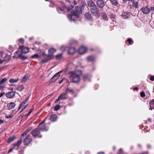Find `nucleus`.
<instances>
[{
  "label": "nucleus",
  "mask_w": 154,
  "mask_h": 154,
  "mask_svg": "<svg viewBox=\"0 0 154 154\" xmlns=\"http://www.w3.org/2000/svg\"><path fill=\"white\" fill-rule=\"evenodd\" d=\"M72 3L75 5L77 4V2L75 0H74Z\"/></svg>",
  "instance_id": "obj_61"
},
{
  "label": "nucleus",
  "mask_w": 154,
  "mask_h": 154,
  "mask_svg": "<svg viewBox=\"0 0 154 154\" xmlns=\"http://www.w3.org/2000/svg\"><path fill=\"white\" fill-rule=\"evenodd\" d=\"M151 23L152 24V27L154 28V21H153Z\"/></svg>",
  "instance_id": "obj_64"
},
{
  "label": "nucleus",
  "mask_w": 154,
  "mask_h": 154,
  "mask_svg": "<svg viewBox=\"0 0 154 154\" xmlns=\"http://www.w3.org/2000/svg\"><path fill=\"white\" fill-rule=\"evenodd\" d=\"M85 16L86 19L88 20H90L92 19V16L89 12L86 13Z\"/></svg>",
  "instance_id": "obj_19"
},
{
  "label": "nucleus",
  "mask_w": 154,
  "mask_h": 154,
  "mask_svg": "<svg viewBox=\"0 0 154 154\" xmlns=\"http://www.w3.org/2000/svg\"><path fill=\"white\" fill-rule=\"evenodd\" d=\"M90 11L91 14L94 16H100V12L96 6L91 8Z\"/></svg>",
  "instance_id": "obj_3"
},
{
  "label": "nucleus",
  "mask_w": 154,
  "mask_h": 154,
  "mask_svg": "<svg viewBox=\"0 0 154 154\" xmlns=\"http://www.w3.org/2000/svg\"><path fill=\"white\" fill-rule=\"evenodd\" d=\"M19 58L23 60H25L27 59V57L26 56L24 55H23L22 54H20V55H19Z\"/></svg>",
  "instance_id": "obj_34"
},
{
  "label": "nucleus",
  "mask_w": 154,
  "mask_h": 154,
  "mask_svg": "<svg viewBox=\"0 0 154 154\" xmlns=\"http://www.w3.org/2000/svg\"><path fill=\"white\" fill-rule=\"evenodd\" d=\"M110 18L111 19H114L116 18V16L113 14H111L110 15Z\"/></svg>",
  "instance_id": "obj_54"
},
{
  "label": "nucleus",
  "mask_w": 154,
  "mask_h": 154,
  "mask_svg": "<svg viewBox=\"0 0 154 154\" xmlns=\"http://www.w3.org/2000/svg\"><path fill=\"white\" fill-rule=\"evenodd\" d=\"M140 95L141 97H145V93L143 92H142L140 93Z\"/></svg>",
  "instance_id": "obj_50"
},
{
  "label": "nucleus",
  "mask_w": 154,
  "mask_h": 154,
  "mask_svg": "<svg viewBox=\"0 0 154 154\" xmlns=\"http://www.w3.org/2000/svg\"><path fill=\"white\" fill-rule=\"evenodd\" d=\"M69 78L72 82L77 83L80 80V76L82 74V72L78 70L74 72H70L69 73Z\"/></svg>",
  "instance_id": "obj_1"
},
{
  "label": "nucleus",
  "mask_w": 154,
  "mask_h": 154,
  "mask_svg": "<svg viewBox=\"0 0 154 154\" xmlns=\"http://www.w3.org/2000/svg\"><path fill=\"white\" fill-rule=\"evenodd\" d=\"M16 138V136L15 135H13L12 137H10L7 140L8 143H10L12 141L14 140Z\"/></svg>",
  "instance_id": "obj_23"
},
{
  "label": "nucleus",
  "mask_w": 154,
  "mask_h": 154,
  "mask_svg": "<svg viewBox=\"0 0 154 154\" xmlns=\"http://www.w3.org/2000/svg\"><path fill=\"white\" fill-rule=\"evenodd\" d=\"M74 8V7L72 5H70L69 7H66V8L67 10V11H69L71 9H72L73 8Z\"/></svg>",
  "instance_id": "obj_39"
},
{
  "label": "nucleus",
  "mask_w": 154,
  "mask_h": 154,
  "mask_svg": "<svg viewBox=\"0 0 154 154\" xmlns=\"http://www.w3.org/2000/svg\"><path fill=\"white\" fill-rule=\"evenodd\" d=\"M48 52L50 54L52 55L56 52V50L54 48H52L49 49Z\"/></svg>",
  "instance_id": "obj_22"
},
{
  "label": "nucleus",
  "mask_w": 154,
  "mask_h": 154,
  "mask_svg": "<svg viewBox=\"0 0 154 154\" xmlns=\"http://www.w3.org/2000/svg\"><path fill=\"white\" fill-rule=\"evenodd\" d=\"M38 128L40 130L45 131H47L48 128L46 127V125L45 124H42V123H40L38 126Z\"/></svg>",
  "instance_id": "obj_5"
},
{
  "label": "nucleus",
  "mask_w": 154,
  "mask_h": 154,
  "mask_svg": "<svg viewBox=\"0 0 154 154\" xmlns=\"http://www.w3.org/2000/svg\"><path fill=\"white\" fill-rule=\"evenodd\" d=\"M31 57L32 58H38L39 57V56L37 54H35L33 55H32Z\"/></svg>",
  "instance_id": "obj_49"
},
{
  "label": "nucleus",
  "mask_w": 154,
  "mask_h": 154,
  "mask_svg": "<svg viewBox=\"0 0 154 154\" xmlns=\"http://www.w3.org/2000/svg\"><path fill=\"white\" fill-rule=\"evenodd\" d=\"M141 11L143 13L147 14L149 13L150 9L147 7H143L141 8Z\"/></svg>",
  "instance_id": "obj_11"
},
{
  "label": "nucleus",
  "mask_w": 154,
  "mask_h": 154,
  "mask_svg": "<svg viewBox=\"0 0 154 154\" xmlns=\"http://www.w3.org/2000/svg\"><path fill=\"white\" fill-rule=\"evenodd\" d=\"M19 49L21 50V53L22 54H26L28 53L29 51L28 48L24 47L23 46H19Z\"/></svg>",
  "instance_id": "obj_6"
},
{
  "label": "nucleus",
  "mask_w": 154,
  "mask_h": 154,
  "mask_svg": "<svg viewBox=\"0 0 154 154\" xmlns=\"http://www.w3.org/2000/svg\"><path fill=\"white\" fill-rule=\"evenodd\" d=\"M122 149H120L118 152V154H122Z\"/></svg>",
  "instance_id": "obj_53"
},
{
  "label": "nucleus",
  "mask_w": 154,
  "mask_h": 154,
  "mask_svg": "<svg viewBox=\"0 0 154 154\" xmlns=\"http://www.w3.org/2000/svg\"><path fill=\"white\" fill-rule=\"evenodd\" d=\"M60 106L59 105H56L54 108V110L57 111L60 109Z\"/></svg>",
  "instance_id": "obj_48"
},
{
  "label": "nucleus",
  "mask_w": 154,
  "mask_h": 154,
  "mask_svg": "<svg viewBox=\"0 0 154 154\" xmlns=\"http://www.w3.org/2000/svg\"><path fill=\"white\" fill-rule=\"evenodd\" d=\"M22 141V139H21V138H20V140H18L16 143L14 144V146H19L21 144Z\"/></svg>",
  "instance_id": "obj_28"
},
{
  "label": "nucleus",
  "mask_w": 154,
  "mask_h": 154,
  "mask_svg": "<svg viewBox=\"0 0 154 154\" xmlns=\"http://www.w3.org/2000/svg\"><path fill=\"white\" fill-rule=\"evenodd\" d=\"M91 78V75L89 74H86L84 75L83 76V80L85 81H90Z\"/></svg>",
  "instance_id": "obj_14"
},
{
  "label": "nucleus",
  "mask_w": 154,
  "mask_h": 154,
  "mask_svg": "<svg viewBox=\"0 0 154 154\" xmlns=\"http://www.w3.org/2000/svg\"><path fill=\"white\" fill-rule=\"evenodd\" d=\"M132 6L133 7L135 8L138 7L137 3V2H134V1L132 2Z\"/></svg>",
  "instance_id": "obj_40"
},
{
  "label": "nucleus",
  "mask_w": 154,
  "mask_h": 154,
  "mask_svg": "<svg viewBox=\"0 0 154 154\" xmlns=\"http://www.w3.org/2000/svg\"><path fill=\"white\" fill-rule=\"evenodd\" d=\"M47 55L46 54L44 53H43L42 54V56L45 58L46 57V56Z\"/></svg>",
  "instance_id": "obj_58"
},
{
  "label": "nucleus",
  "mask_w": 154,
  "mask_h": 154,
  "mask_svg": "<svg viewBox=\"0 0 154 154\" xmlns=\"http://www.w3.org/2000/svg\"><path fill=\"white\" fill-rule=\"evenodd\" d=\"M77 42L74 40H72L70 41L69 42V44L70 45H72L75 44H76Z\"/></svg>",
  "instance_id": "obj_43"
},
{
  "label": "nucleus",
  "mask_w": 154,
  "mask_h": 154,
  "mask_svg": "<svg viewBox=\"0 0 154 154\" xmlns=\"http://www.w3.org/2000/svg\"><path fill=\"white\" fill-rule=\"evenodd\" d=\"M129 14L126 12H124L122 14V17L124 19H127L129 17Z\"/></svg>",
  "instance_id": "obj_17"
},
{
  "label": "nucleus",
  "mask_w": 154,
  "mask_h": 154,
  "mask_svg": "<svg viewBox=\"0 0 154 154\" xmlns=\"http://www.w3.org/2000/svg\"><path fill=\"white\" fill-rule=\"evenodd\" d=\"M67 17H68V18L69 20H70V21H72V20H73V21L75 22V21L76 20L75 19H72V15L71 14H68L67 15Z\"/></svg>",
  "instance_id": "obj_31"
},
{
  "label": "nucleus",
  "mask_w": 154,
  "mask_h": 154,
  "mask_svg": "<svg viewBox=\"0 0 154 154\" xmlns=\"http://www.w3.org/2000/svg\"><path fill=\"white\" fill-rule=\"evenodd\" d=\"M127 42H128L129 44L130 45L131 44V42H132V41L131 39L129 38L127 40Z\"/></svg>",
  "instance_id": "obj_55"
},
{
  "label": "nucleus",
  "mask_w": 154,
  "mask_h": 154,
  "mask_svg": "<svg viewBox=\"0 0 154 154\" xmlns=\"http://www.w3.org/2000/svg\"><path fill=\"white\" fill-rule=\"evenodd\" d=\"M28 99V98H27L25 100H24L20 104L19 108L18 110L20 109L21 108H22L24 105L27 102V100Z\"/></svg>",
  "instance_id": "obj_27"
},
{
  "label": "nucleus",
  "mask_w": 154,
  "mask_h": 154,
  "mask_svg": "<svg viewBox=\"0 0 154 154\" xmlns=\"http://www.w3.org/2000/svg\"><path fill=\"white\" fill-rule=\"evenodd\" d=\"M66 8V6L64 4L63 5L62 7H58L57 8V10L59 14H63L65 12V8Z\"/></svg>",
  "instance_id": "obj_7"
},
{
  "label": "nucleus",
  "mask_w": 154,
  "mask_h": 154,
  "mask_svg": "<svg viewBox=\"0 0 154 154\" xmlns=\"http://www.w3.org/2000/svg\"><path fill=\"white\" fill-rule=\"evenodd\" d=\"M31 128H29L26 130L25 131L23 132L26 135L27 133L31 130Z\"/></svg>",
  "instance_id": "obj_44"
},
{
  "label": "nucleus",
  "mask_w": 154,
  "mask_h": 154,
  "mask_svg": "<svg viewBox=\"0 0 154 154\" xmlns=\"http://www.w3.org/2000/svg\"><path fill=\"white\" fill-rule=\"evenodd\" d=\"M76 51L75 48L74 47L70 48L68 51V53L69 54L72 55L74 54Z\"/></svg>",
  "instance_id": "obj_15"
},
{
  "label": "nucleus",
  "mask_w": 154,
  "mask_h": 154,
  "mask_svg": "<svg viewBox=\"0 0 154 154\" xmlns=\"http://www.w3.org/2000/svg\"><path fill=\"white\" fill-rule=\"evenodd\" d=\"M24 88L23 85L19 86L17 88V89L20 91H21Z\"/></svg>",
  "instance_id": "obj_41"
},
{
  "label": "nucleus",
  "mask_w": 154,
  "mask_h": 154,
  "mask_svg": "<svg viewBox=\"0 0 154 154\" xmlns=\"http://www.w3.org/2000/svg\"><path fill=\"white\" fill-rule=\"evenodd\" d=\"M32 140V139L30 136L29 135L24 140L23 143L24 145H28Z\"/></svg>",
  "instance_id": "obj_10"
},
{
  "label": "nucleus",
  "mask_w": 154,
  "mask_h": 154,
  "mask_svg": "<svg viewBox=\"0 0 154 154\" xmlns=\"http://www.w3.org/2000/svg\"><path fill=\"white\" fill-rule=\"evenodd\" d=\"M15 94V93L14 92L11 91L7 93L6 95L7 97L11 98L14 96Z\"/></svg>",
  "instance_id": "obj_16"
},
{
  "label": "nucleus",
  "mask_w": 154,
  "mask_h": 154,
  "mask_svg": "<svg viewBox=\"0 0 154 154\" xmlns=\"http://www.w3.org/2000/svg\"><path fill=\"white\" fill-rule=\"evenodd\" d=\"M57 118V116L56 114H53L50 117V119L52 122L55 121Z\"/></svg>",
  "instance_id": "obj_21"
},
{
  "label": "nucleus",
  "mask_w": 154,
  "mask_h": 154,
  "mask_svg": "<svg viewBox=\"0 0 154 154\" xmlns=\"http://www.w3.org/2000/svg\"><path fill=\"white\" fill-rule=\"evenodd\" d=\"M101 16V18L104 20L107 21L108 20L107 16L105 13H102Z\"/></svg>",
  "instance_id": "obj_25"
},
{
  "label": "nucleus",
  "mask_w": 154,
  "mask_h": 154,
  "mask_svg": "<svg viewBox=\"0 0 154 154\" xmlns=\"http://www.w3.org/2000/svg\"><path fill=\"white\" fill-rule=\"evenodd\" d=\"M76 11L79 14H81L82 13V11L81 8L79 6H76L75 8Z\"/></svg>",
  "instance_id": "obj_24"
},
{
  "label": "nucleus",
  "mask_w": 154,
  "mask_h": 154,
  "mask_svg": "<svg viewBox=\"0 0 154 154\" xmlns=\"http://www.w3.org/2000/svg\"><path fill=\"white\" fill-rule=\"evenodd\" d=\"M87 48L84 46H82L78 50L79 53L80 54H83L86 53Z\"/></svg>",
  "instance_id": "obj_8"
},
{
  "label": "nucleus",
  "mask_w": 154,
  "mask_h": 154,
  "mask_svg": "<svg viewBox=\"0 0 154 154\" xmlns=\"http://www.w3.org/2000/svg\"><path fill=\"white\" fill-rule=\"evenodd\" d=\"M97 5L100 8H103L105 5V4L103 0H97Z\"/></svg>",
  "instance_id": "obj_12"
},
{
  "label": "nucleus",
  "mask_w": 154,
  "mask_h": 154,
  "mask_svg": "<svg viewBox=\"0 0 154 154\" xmlns=\"http://www.w3.org/2000/svg\"><path fill=\"white\" fill-rule=\"evenodd\" d=\"M40 130L37 128L33 130L31 132L32 135L34 137L38 136L39 138H41L42 135L39 134L40 132Z\"/></svg>",
  "instance_id": "obj_2"
},
{
  "label": "nucleus",
  "mask_w": 154,
  "mask_h": 154,
  "mask_svg": "<svg viewBox=\"0 0 154 154\" xmlns=\"http://www.w3.org/2000/svg\"><path fill=\"white\" fill-rule=\"evenodd\" d=\"M150 10L151 11H152L154 12V7H151L150 8Z\"/></svg>",
  "instance_id": "obj_63"
},
{
  "label": "nucleus",
  "mask_w": 154,
  "mask_h": 154,
  "mask_svg": "<svg viewBox=\"0 0 154 154\" xmlns=\"http://www.w3.org/2000/svg\"><path fill=\"white\" fill-rule=\"evenodd\" d=\"M20 52L19 51L16 52L14 53V57L17 58L19 57V55H20Z\"/></svg>",
  "instance_id": "obj_38"
},
{
  "label": "nucleus",
  "mask_w": 154,
  "mask_h": 154,
  "mask_svg": "<svg viewBox=\"0 0 154 154\" xmlns=\"http://www.w3.org/2000/svg\"><path fill=\"white\" fill-rule=\"evenodd\" d=\"M54 57V56L53 55L49 54L46 56L45 59L42 60L41 62V63L43 64L45 63L48 62L49 60L52 59Z\"/></svg>",
  "instance_id": "obj_4"
},
{
  "label": "nucleus",
  "mask_w": 154,
  "mask_h": 154,
  "mask_svg": "<svg viewBox=\"0 0 154 154\" xmlns=\"http://www.w3.org/2000/svg\"><path fill=\"white\" fill-rule=\"evenodd\" d=\"M149 106V110H152L154 109V99H153L150 101Z\"/></svg>",
  "instance_id": "obj_20"
},
{
  "label": "nucleus",
  "mask_w": 154,
  "mask_h": 154,
  "mask_svg": "<svg viewBox=\"0 0 154 154\" xmlns=\"http://www.w3.org/2000/svg\"><path fill=\"white\" fill-rule=\"evenodd\" d=\"M18 151L19 153L18 154H23L24 150L20 148L19 149Z\"/></svg>",
  "instance_id": "obj_47"
},
{
  "label": "nucleus",
  "mask_w": 154,
  "mask_h": 154,
  "mask_svg": "<svg viewBox=\"0 0 154 154\" xmlns=\"http://www.w3.org/2000/svg\"><path fill=\"white\" fill-rule=\"evenodd\" d=\"M5 58H8V60L10 59V57L8 55H6L5 57Z\"/></svg>",
  "instance_id": "obj_62"
},
{
  "label": "nucleus",
  "mask_w": 154,
  "mask_h": 154,
  "mask_svg": "<svg viewBox=\"0 0 154 154\" xmlns=\"http://www.w3.org/2000/svg\"><path fill=\"white\" fill-rule=\"evenodd\" d=\"M19 80V79H11L9 81V82L10 83H14L17 82Z\"/></svg>",
  "instance_id": "obj_36"
},
{
  "label": "nucleus",
  "mask_w": 154,
  "mask_h": 154,
  "mask_svg": "<svg viewBox=\"0 0 154 154\" xmlns=\"http://www.w3.org/2000/svg\"><path fill=\"white\" fill-rule=\"evenodd\" d=\"M29 79L28 75H26L25 76H24L23 78H22L21 81L23 82H26L27 80Z\"/></svg>",
  "instance_id": "obj_29"
},
{
  "label": "nucleus",
  "mask_w": 154,
  "mask_h": 154,
  "mask_svg": "<svg viewBox=\"0 0 154 154\" xmlns=\"http://www.w3.org/2000/svg\"><path fill=\"white\" fill-rule=\"evenodd\" d=\"M67 48V47L66 45H62L61 46L60 50L63 52L65 51Z\"/></svg>",
  "instance_id": "obj_33"
},
{
  "label": "nucleus",
  "mask_w": 154,
  "mask_h": 154,
  "mask_svg": "<svg viewBox=\"0 0 154 154\" xmlns=\"http://www.w3.org/2000/svg\"><path fill=\"white\" fill-rule=\"evenodd\" d=\"M87 59L88 61H92L95 60V57L93 56H90L87 57Z\"/></svg>",
  "instance_id": "obj_30"
},
{
  "label": "nucleus",
  "mask_w": 154,
  "mask_h": 154,
  "mask_svg": "<svg viewBox=\"0 0 154 154\" xmlns=\"http://www.w3.org/2000/svg\"><path fill=\"white\" fill-rule=\"evenodd\" d=\"M61 100H65L68 97L67 93L66 92L65 93H63L60 95V96Z\"/></svg>",
  "instance_id": "obj_18"
},
{
  "label": "nucleus",
  "mask_w": 154,
  "mask_h": 154,
  "mask_svg": "<svg viewBox=\"0 0 154 154\" xmlns=\"http://www.w3.org/2000/svg\"><path fill=\"white\" fill-rule=\"evenodd\" d=\"M88 5L90 7H94L95 4L92 1H90L88 2Z\"/></svg>",
  "instance_id": "obj_32"
},
{
  "label": "nucleus",
  "mask_w": 154,
  "mask_h": 154,
  "mask_svg": "<svg viewBox=\"0 0 154 154\" xmlns=\"http://www.w3.org/2000/svg\"><path fill=\"white\" fill-rule=\"evenodd\" d=\"M62 56V54H59L56 56V58L57 60H59Z\"/></svg>",
  "instance_id": "obj_42"
},
{
  "label": "nucleus",
  "mask_w": 154,
  "mask_h": 154,
  "mask_svg": "<svg viewBox=\"0 0 154 154\" xmlns=\"http://www.w3.org/2000/svg\"><path fill=\"white\" fill-rule=\"evenodd\" d=\"M25 135H26L25 134L23 133V132L21 134L20 137V138H21V139H22V138L23 137V136Z\"/></svg>",
  "instance_id": "obj_57"
},
{
  "label": "nucleus",
  "mask_w": 154,
  "mask_h": 154,
  "mask_svg": "<svg viewBox=\"0 0 154 154\" xmlns=\"http://www.w3.org/2000/svg\"><path fill=\"white\" fill-rule=\"evenodd\" d=\"M110 1L113 5L116 6L118 4V2L116 0H110Z\"/></svg>",
  "instance_id": "obj_35"
},
{
  "label": "nucleus",
  "mask_w": 154,
  "mask_h": 154,
  "mask_svg": "<svg viewBox=\"0 0 154 154\" xmlns=\"http://www.w3.org/2000/svg\"><path fill=\"white\" fill-rule=\"evenodd\" d=\"M11 117H12V116L11 115H8V116H5L6 118H8V119L11 118Z\"/></svg>",
  "instance_id": "obj_60"
},
{
  "label": "nucleus",
  "mask_w": 154,
  "mask_h": 154,
  "mask_svg": "<svg viewBox=\"0 0 154 154\" xmlns=\"http://www.w3.org/2000/svg\"><path fill=\"white\" fill-rule=\"evenodd\" d=\"M76 11L74 10H72L71 11V13L72 14V15L75 16L76 18L78 19L79 17V15Z\"/></svg>",
  "instance_id": "obj_26"
},
{
  "label": "nucleus",
  "mask_w": 154,
  "mask_h": 154,
  "mask_svg": "<svg viewBox=\"0 0 154 154\" xmlns=\"http://www.w3.org/2000/svg\"><path fill=\"white\" fill-rule=\"evenodd\" d=\"M16 104L14 102H11L7 104V107L8 109L10 110L14 109L15 106Z\"/></svg>",
  "instance_id": "obj_13"
},
{
  "label": "nucleus",
  "mask_w": 154,
  "mask_h": 154,
  "mask_svg": "<svg viewBox=\"0 0 154 154\" xmlns=\"http://www.w3.org/2000/svg\"><path fill=\"white\" fill-rule=\"evenodd\" d=\"M54 5V3L52 2H50V6H53Z\"/></svg>",
  "instance_id": "obj_59"
},
{
  "label": "nucleus",
  "mask_w": 154,
  "mask_h": 154,
  "mask_svg": "<svg viewBox=\"0 0 154 154\" xmlns=\"http://www.w3.org/2000/svg\"><path fill=\"white\" fill-rule=\"evenodd\" d=\"M150 80L152 81H154V76H153V75L151 76L150 78Z\"/></svg>",
  "instance_id": "obj_52"
},
{
  "label": "nucleus",
  "mask_w": 154,
  "mask_h": 154,
  "mask_svg": "<svg viewBox=\"0 0 154 154\" xmlns=\"http://www.w3.org/2000/svg\"><path fill=\"white\" fill-rule=\"evenodd\" d=\"M60 100H61L60 97H59L58 99L55 101V103H57Z\"/></svg>",
  "instance_id": "obj_56"
},
{
  "label": "nucleus",
  "mask_w": 154,
  "mask_h": 154,
  "mask_svg": "<svg viewBox=\"0 0 154 154\" xmlns=\"http://www.w3.org/2000/svg\"><path fill=\"white\" fill-rule=\"evenodd\" d=\"M73 92L72 90L69 88H67L66 90V92L67 93H68L69 92Z\"/></svg>",
  "instance_id": "obj_45"
},
{
  "label": "nucleus",
  "mask_w": 154,
  "mask_h": 154,
  "mask_svg": "<svg viewBox=\"0 0 154 154\" xmlns=\"http://www.w3.org/2000/svg\"><path fill=\"white\" fill-rule=\"evenodd\" d=\"M60 76V72H57L55 74L51 79V82H55L57 80L59 77Z\"/></svg>",
  "instance_id": "obj_9"
},
{
  "label": "nucleus",
  "mask_w": 154,
  "mask_h": 154,
  "mask_svg": "<svg viewBox=\"0 0 154 154\" xmlns=\"http://www.w3.org/2000/svg\"><path fill=\"white\" fill-rule=\"evenodd\" d=\"M17 42L18 44H23L24 42L23 39L22 38H20L17 41Z\"/></svg>",
  "instance_id": "obj_37"
},
{
  "label": "nucleus",
  "mask_w": 154,
  "mask_h": 154,
  "mask_svg": "<svg viewBox=\"0 0 154 154\" xmlns=\"http://www.w3.org/2000/svg\"><path fill=\"white\" fill-rule=\"evenodd\" d=\"M28 104H27L25 106H24L23 108H22V109L21 110V111L20 112H21L22 111H23L27 107V106H28Z\"/></svg>",
  "instance_id": "obj_51"
},
{
  "label": "nucleus",
  "mask_w": 154,
  "mask_h": 154,
  "mask_svg": "<svg viewBox=\"0 0 154 154\" xmlns=\"http://www.w3.org/2000/svg\"><path fill=\"white\" fill-rule=\"evenodd\" d=\"M17 148H16V149H15L14 147H13V148H12L11 149L8 151V153L11 152H12L13 151H14V152H15L16 151H17Z\"/></svg>",
  "instance_id": "obj_46"
}]
</instances>
